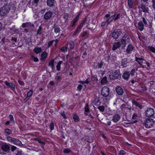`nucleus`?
Masks as SVG:
<instances>
[{
  "mask_svg": "<svg viewBox=\"0 0 155 155\" xmlns=\"http://www.w3.org/2000/svg\"><path fill=\"white\" fill-rule=\"evenodd\" d=\"M107 74L110 78L112 79H116L119 76L118 72L116 71L110 70L108 72Z\"/></svg>",
  "mask_w": 155,
  "mask_h": 155,
  "instance_id": "f257e3e1",
  "label": "nucleus"
},
{
  "mask_svg": "<svg viewBox=\"0 0 155 155\" xmlns=\"http://www.w3.org/2000/svg\"><path fill=\"white\" fill-rule=\"evenodd\" d=\"M101 92L104 97H107L109 94L110 90L108 87L104 86L102 88Z\"/></svg>",
  "mask_w": 155,
  "mask_h": 155,
  "instance_id": "f03ea898",
  "label": "nucleus"
},
{
  "mask_svg": "<svg viewBox=\"0 0 155 155\" xmlns=\"http://www.w3.org/2000/svg\"><path fill=\"white\" fill-rule=\"evenodd\" d=\"M130 40L129 36L127 35H125L122 37L121 40V42L125 47L126 45L130 42Z\"/></svg>",
  "mask_w": 155,
  "mask_h": 155,
  "instance_id": "7ed1b4c3",
  "label": "nucleus"
},
{
  "mask_svg": "<svg viewBox=\"0 0 155 155\" xmlns=\"http://www.w3.org/2000/svg\"><path fill=\"white\" fill-rule=\"evenodd\" d=\"M153 123V119L147 118L146 120V123L145 124V127L147 128H150L152 127Z\"/></svg>",
  "mask_w": 155,
  "mask_h": 155,
  "instance_id": "20e7f679",
  "label": "nucleus"
},
{
  "mask_svg": "<svg viewBox=\"0 0 155 155\" xmlns=\"http://www.w3.org/2000/svg\"><path fill=\"white\" fill-rule=\"evenodd\" d=\"M10 146L11 145L10 144L4 143L2 145L1 149L4 151L8 152L9 150Z\"/></svg>",
  "mask_w": 155,
  "mask_h": 155,
  "instance_id": "39448f33",
  "label": "nucleus"
},
{
  "mask_svg": "<svg viewBox=\"0 0 155 155\" xmlns=\"http://www.w3.org/2000/svg\"><path fill=\"white\" fill-rule=\"evenodd\" d=\"M122 32L120 29L115 30L112 33V37L115 39L118 38L119 36L121 35Z\"/></svg>",
  "mask_w": 155,
  "mask_h": 155,
  "instance_id": "423d86ee",
  "label": "nucleus"
},
{
  "mask_svg": "<svg viewBox=\"0 0 155 155\" xmlns=\"http://www.w3.org/2000/svg\"><path fill=\"white\" fill-rule=\"evenodd\" d=\"M154 114V110L152 108L148 109L146 112V116L148 117H151L153 116Z\"/></svg>",
  "mask_w": 155,
  "mask_h": 155,
  "instance_id": "0eeeda50",
  "label": "nucleus"
},
{
  "mask_svg": "<svg viewBox=\"0 0 155 155\" xmlns=\"http://www.w3.org/2000/svg\"><path fill=\"white\" fill-rule=\"evenodd\" d=\"M7 12V8L5 6H3L0 8V15L4 16L6 15Z\"/></svg>",
  "mask_w": 155,
  "mask_h": 155,
  "instance_id": "6e6552de",
  "label": "nucleus"
},
{
  "mask_svg": "<svg viewBox=\"0 0 155 155\" xmlns=\"http://www.w3.org/2000/svg\"><path fill=\"white\" fill-rule=\"evenodd\" d=\"M53 13L52 12L48 11L44 15V18L45 20L50 19L52 16Z\"/></svg>",
  "mask_w": 155,
  "mask_h": 155,
  "instance_id": "1a4fd4ad",
  "label": "nucleus"
},
{
  "mask_svg": "<svg viewBox=\"0 0 155 155\" xmlns=\"http://www.w3.org/2000/svg\"><path fill=\"white\" fill-rule=\"evenodd\" d=\"M116 91L117 93L119 95H122L124 93V91L122 88L119 86H117L116 87Z\"/></svg>",
  "mask_w": 155,
  "mask_h": 155,
  "instance_id": "9d476101",
  "label": "nucleus"
},
{
  "mask_svg": "<svg viewBox=\"0 0 155 155\" xmlns=\"http://www.w3.org/2000/svg\"><path fill=\"white\" fill-rule=\"evenodd\" d=\"M120 45L121 44L119 42L114 43L113 45L112 50L113 51H115L117 48H119Z\"/></svg>",
  "mask_w": 155,
  "mask_h": 155,
  "instance_id": "9b49d317",
  "label": "nucleus"
},
{
  "mask_svg": "<svg viewBox=\"0 0 155 155\" xmlns=\"http://www.w3.org/2000/svg\"><path fill=\"white\" fill-rule=\"evenodd\" d=\"M134 48V47L131 44H129L127 46V48L126 50V51L127 53H130L132 52V51L133 50Z\"/></svg>",
  "mask_w": 155,
  "mask_h": 155,
  "instance_id": "f8f14e48",
  "label": "nucleus"
},
{
  "mask_svg": "<svg viewBox=\"0 0 155 155\" xmlns=\"http://www.w3.org/2000/svg\"><path fill=\"white\" fill-rule=\"evenodd\" d=\"M130 74L129 72L125 71L123 74V78L126 80H128L130 77Z\"/></svg>",
  "mask_w": 155,
  "mask_h": 155,
  "instance_id": "ddd939ff",
  "label": "nucleus"
},
{
  "mask_svg": "<svg viewBox=\"0 0 155 155\" xmlns=\"http://www.w3.org/2000/svg\"><path fill=\"white\" fill-rule=\"evenodd\" d=\"M33 26V25L31 23L26 22L22 24V26L23 28H29Z\"/></svg>",
  "mask_w": 155,
  "mask_h": 155,
  "instance_id": "4468645a",
  "label": "nucleus"
},
{
  "mask_svg": "<svg viewBox=\"0 0 155 155\" xmlns=\"http://www.w3.org/2000/svg\"><path fill=\"white\" fill-rule=\"evenodd\" d=\"M135 61H137L140 65H141L142 63H144V62H145L143 59L140 58L136 57Z\"/></svg>",
  "mask_w": 155,
  "mask_h": 155,
  "instance_id": "2eb2a0df",
  "label": "nucleus"
},
{
  "mask_svg": "<svg viewBox=\"0 0 155 155\" xmlns=\"http://www.w3.org/2000/svg\"><path fill=\"white\" fill-rule=\"evenodd\" d=\"M48 53L45 51L43 52L41 54V61H44L46 58L47 56L48 55Z\"/></svg>",
  "mask_w": 155,
  "mask_h": 155,
  "instance_id": "dca6fc26",
  "label": "nucleus"
},
{
  "mask_svg": "<svg viewBox=\"0 0 155 155\" xmlns=\"http://www.w3.org/2000/svg\"><path fill=\"white\" fill-rule=\"evenodd\" d=\"M120 116L119 114H116L113 116L112 120H113L114 122L116 123L120 120Z\"/></svg>",
  "mask_w": 155,
  "mask_h": 155,
  "instance_id": "f3484780",
  "label": "nucleus"
},
{
  "mask_svg": "<svg viewBox=\"0 0 155 155\" xmlns=\"http://www.w3.org/2000/svg\"><path fill=\"white\" fill-rule=\"evenodd\" d=\"M103 64L104 62L102 61H101L98 64L95 63L94 65V68H101L103 66Z\"/></svg>",
  "mask_w": 155,
  "mask_h": 155,
  "instance_id": "a211bd4d",
  "label": "nucleus"
},
{
  "mask_svg": "<svg viewBox=\"0 0 155 155\" xmlns=\"http://www.w3.org/2000/svg\"><path fill=\"white\" fill-rule=\"evenodd\" d=\"M5 83L6 86L14 89L15 88V85L13 83H8L7 81H5Z\"/></svg>",
  "mask_w": 155,
  "mask_h": 155,
  "instance_id": "6ab92c4d",
  "label": "nucleus"
},
{
  "mask_svg": "<svg viewBox=\"0 0 155 155\" xmlns=\"http://www.w3.org/2000/svg\"><path fill=\"white\" fill-rule=\"evenodd\" d=\"M137 27L138 29L140 31H142L144 28V25L142 22H140L138 23Z\"/></svg>",
  "mask_w": 155,
  "mask_h": 155,
  "instance_id": "aec40b11",
  "label": "nucleus"
},
{
  "mask_svg": "<svg viewBox=\"0 0 155 155\" xmlns=\"http://www.w3.org/2000/svg\"><path fill=\"white\" fill-rule=\"evenodd\" d=\"M127 65V60L126 59H124L121 61V66L122 67H126Z\"/></svg>",
  "mask_w": 155,
  "mask_h": 155,
  "instance_id": "412c9836",
  "label": "nucleus"
},
{
  "mask_svg": "<svg viewBox=\"0 0 155 155\" xmlns=\"http://www.w3.org/2000/svg\"><path fill=\"white\" fill-rule=\"evenodd\" d=\"M13 143L18 146H21L22 145V143L20 141L15 138H14Z\"/></svg>",
  "mask_w": 155,
  "mask_h": 155,
  "instance_id": "4be33fe9",
  "label": "nucleus"
},
{
  "mask_svg": "<svg viewBox=\"0 0 155 155\" xmlns=\"http://www.w3.org/2000/svg\"><path fill=\"white\" fill-rule=\"evenodd\" d=\"M79 14H78L75 18L73 20V21L71 22V26H73L75 24L76 22L78 21L79 16Z\"/></svg>",
  "mask_w": 155,
  "mask_h": 155,
  "instance_id": "5701e85b",
  "label": "nucleus"
},
{
  "mask_svg": "<svg viewBox=\"0 0 155 155\" xmlns=\"http://www.w3.org/2000/svg\"><path fill=\"white\" fill-rule=\"evenodd\" d=\"M73 119L75 122H78L80 120V118L78 115L74 114L73 115Z\"/></svg>",
  "mask_w": 155,
  "mask_h": 155,
  "instance_id": "b1692460",
  "label": "nucleus"
},
{
  "mask_svg": "<svg viewBox=\"0 0 155 155\" xmlns=\"http://www.w3.org/2000/svg\"><path fill=\"white\" fill-rule=\"evenodd\" d=\"M84 108H85V114L86 115H88V113L89 111L88 104L87 103L86 104Z\"/></svg>",
  "mask_w": 155,
  "mask_h": 155,
  "instance_id": "393cba45",
  "label": "nucleus"
},
{
  "mask_svg": "<svg viewBox=\"0 0 155 155\" xmlns=\"http://www.w3.org/2000/svg\"><path fill=\"white\" fill-rule=\"evenodd\" d=\"M42 51V49L40 47H35L34 49V51L36 54H39Z\"/></svg>",
  "mask_w": 155,
  "mask_h": 155,
  "instance_id": "a878e982",
  "label": "nucleus"
},
{
  "mask_svg": "<svg viewBox=\"0 0 155 155\" xmlns=\"http://www.w3.org/2000/svg\"><path fill=\"white\" fill-rule=\"evenodd\" d=\"M54 0H47V4L49 7L52 6L54 5Z\"/></svg>",
  "mask_w": 155,
  "mask_h": 155,
  "instance_id": "bb28decb",
  "label": "nucleus"
},
{
  "mask_svg": "<svg viewBox=\"0 0 155 155\" xmlns=\"http://www.w3.org/2000/svg\"><path fill=\"white\" fill-rule=\"evenodd\" d=\"M4 133L5 135H9L12 133L11 130L8 128L6 129L5 130Z\"/></svg>",
  "mask_w": 155,
  "mask_h": 155,
  "instance_id": "cd10ccee",
  "label": "nucleus"
},
{
  "mask_svg": "<svg viewBox=\"0 0 155 155\" xmlns=\"http://www.w3.org/2000/svg\"><path fill=\"white\" fill-rule=\"evenodd\" d=\"M115 17V15H113L111 16L110 18H109L107 20V24H109L110 22H111L114 19V18Z\"/></svg>",
  "mask_w": 155,
  "mask_h": 155,
  "instance_id": "c85d7f7f",
  "label": "nucleus"
},
{
  "mask_svg": "<svg viewBox=\"0 0 155 155\" xmlns=\"http://www.w3.org/2000/svg\"><path fill=\"white\" fill-rule=\"evenodd\" d=\"M33 94V90H30L28 93H27V97L26 98V99H29V98L31 97Z\"/></svg>",
  "mask_w": 155,
  "mask_h": 155,
  "instance_id": "c756f323",
  "label": "nucleus"
},
{
  "mask_svg": "<svg viewBox=\"0 0 155 155\" xmlns=\"http://www.w3.org/2000/svg\"><path fill=\"white\" fill-rule=\"evenodd\" d=\"M134 0H128V5L129 8H131L133 7Z\"/></svg>",
  "mask_w": 155,
  "mask_h": 155,
  "instance_id": "7c9ffc66",
  "label": "nucleus"
},
{
  "mask_svg": "<svg viewBox=\"0 0 155 155\" xmlns=\"http://www.w3.org/2000/svg\"><path fill=\"white\" fill-rule=\"evenodd\" d=\"M141 8L144 12H147L149 10L148 8L145 5H142L141 7Z\"/></svg>",
  "mask_w": 155,
  "mask_h": 155,
  "instance_id": "2f4dec72",
  "label": "nucleus"
},
{
  "mask_svg": "<svg viewBox=\"0 0 155 155\" xmlns=\"http://www.w3.org/2000/svg\"><path fill=\"white\" fill-rule=\"evenodd\" d=\"M99 98L96 97L93 100L92 102L95 105H96L99 102Z\"/></svg>",
  "mask_w": 155,
  "mask_h": 155,
  "instance_id": "473e14b6",
  "label": "nucleus"
},
{
  "mask_svg": "<svg viewBox=\"0 0 155 155\" xmlns=\"http://www.w3.org/2000/svg\"><path fill=\"white\" fill-rule=\"evenodd\" d=\"M82 28L79 26L78 27L77 29L75 31L74 33L73 36H74L76 35L77 33H79L81 29Z\"/></svg>",
  "mask_w": 155,
  "mask_h": 155,
  "instance_id": "72a5a7b5",
  "label": "nucleus"
},
{
  "mask_svg": "<svg viewBox=\"0 0 155 155\" xmlns=\"http://www.w3.org/2000/svg\"><path fill=\"white\" fill-rule=\"evenodd\" d=\"M6 139L8 142L13 143L14 138H12L8 136L7 137Z\"/></svg>",
  "mask_w": 155,
  "mask_h": 155,
  "instance_id": "f704fd0d",
  "label": "nucleus"
},
{
  "mask_svg": "<svg viewBox=\"0 0 155 155\" xmlns=\"http://www.w3.org/2000/svg\"><path fill=\"white\" fill-rule=\"evenodd\" d=\"M90 82V81H89L88 79H87L85 81H79L78 82L81 83L82 85H84L85 84H88Z\"/></svg>",
  "mask_w": 155,
  "mask_h": 155,
  "instance_id": "c9c22d12",
  "label": "nucleus"
},
{
  "mask_svg": "<svg viewBox=\"0 0 155 155\" xmlns=\"http://www.w3.org/2000/svg\"><path fill=\"white\" fill-rule=\"evenodd\" d=\"M69 47L70 49H73L74 48V43L72 41H70L69 42Z\"/></svg>",
  "mask_w": 155,
  "mask_h": 155,
  "instance_id": "e433bc0d",
  "label": "nucleus"
},
{
  "mask_svg": "<svg viewBox=\"0 0 155 155\" xmlns=\"http://www.w3.org/2000/svg\"><path fill=\"white\" fill-rule=\"evenodd\" d=\"M54 31L56 33H58L60 31V28L58 26H55L54 27Z\"/></svg>",
  "mask_w": 155,
  "mask_h": 155,
  "instance_id": "4c0bfd02",
  "label": "nucleus"
},
{
  "mask_svg": "<svg viewBox=\"0 0 155 155\" xmlns=\"http://www.w3.org/2000/svg\"><path fill=\"white\" fill-rule=\"evenodd\" d=\"M148 49L153 53H155V47L152 46H149L148 47Z\"/></svg>",
  "mask_w": 155,
  "mask_h": 155,
  "instance_id": "58836bf2",
  "label": "nucleus"
},
{
  "mask_svg": "<svg viewBox=\"0 0 155 155\" xmlns=\"http://www.w3.org/2000/svg\"><path fill=\"white\" fill-rule=\"evenodd\" d=\"M62 63V61H60L58 62L57 65L56 66L57 69L58 70H60L61 65V64Z\"/></svg>",
  "mask_w": 155,
  "mask_h": 155,
  "instance_id": "ea45409f",
  "label": "nucleus"
},
{
  "mask_svg": "<svg viewBox=\"0 0 155 155\" xmlns=\"http://www.w3.org/2000/svg\"><path fill=\"white\" fill-rule=\"evenodd\" d=\"M9 117L10 118V120L12 123V124H14L15 121L13 116L12 115L10 114L9 115Z\"/></svg>",
  "mask_w": 155,
  "mask_h": 155,
  "instance_id": "a19ab883",
  "label": "nucleus"
},
{
  "mask_svg": "<svg viewBox=\"0 0 155 155\" xmlns=\"http://www.w3.org/2000/svg\"><path fill=\"white\" fill-rule=\"evenodd\" d=\"M101 83L102 84H104L106 83L107 82V79L106 77H104L101 81Z\"/></svg>",
  "mask_w": 155,
  "mask_h": 155,
  "instance_id": "79ce46f5",
  "label": "nucleus"
},
{
  "mask_svg": "<svg viewBox=\"0 0 155 155\" xmlns=\"http://www.w3.org/2000/svg\"><path fill=\"white\" fill-rule=\"evenodd\" d=\"M98 109L101 112H103L104 110V107L103 106H99L98 108Z\"/></svg>",
  "mask_w": 155,
  "mask_h": 155,
  "instance_id": "37998d69",
  "label": "nucleus"
},
{
  "mask_svg": "<svg viewBox=\"0 0 155 155\" xmlns=\"http://www.w3.org/2000/svg\"><path fill=\"white\" fill-rule=\"evenodd\" d=\"M82 85L81 84H79L77 87V90L79 92H80L82 89Z\"/></svg>",
  "mask_w": 155,
  "mask_h": 155,
  "instance_id": "c03bdc74",
  "label": "nucleus"
},
{
  "mask_svg": "<svg viewBox=\"0 0 155 155\" xmlns=\"http://www.w3.org/2000/svg\"><path fill=\"white\" fill-rule=\"evenodd\" d=\"M126 105L125 104H123L121 106V108L122 110L124 111L126 108Z\"/></svg>",
  "mask_w": 155,
  "mask_h": 155,
  "instance_id": "a18cd8bd",
  "label": "nucleus"
},
{
  "mask_svg": "<svg viewBox=\"0 0 155 155\" xmlns=\"http://www.w3.org/2000/svg\"><path fill=\"white\" fill-rule=\"evenodd\" d=\"M42 28L41 26L39 27L38 29L37 30V34H40L41 32Z\"/></svg>",
  "mask_w": 155,
  "mask_h": 155,
  "instance_id": "49530a36",
  "label": "nucleus"
},
{
  "mask_svg": "<svg viewBox=\"0 0 155 155\" xmlns=\"http://www.w3.org/2000/svg\"><path fill=\"white\" fill-rule=\"evenodd\" d=\"M85 21H86V19H84V20L82 21L81 23L80 24L79 26L80 27H81V28H82L83 26V25L84 24V23L85 22Z\"/></svg>",
  "mask_w": 155,
  "mask_h": 155,
  "instance_id": "de8ad7c7",
  "label": "nucleus"
},
{
  "mask_svg": "<svg viewBox=\"0 0 155 155\" xmlns=\"http://www.w3.org/2000/svg\"><path fill=\"white\" fill-rule=\"evenodd\" d=\"M135 69H132L130 71V74L131 75H134L135 73Z\"/></svg>",
  "mask_w": 155,
  "mask_h": 155,
  "instance_id": "09e8293b",
  "label": "nucleus"
},
{
  "mask_svg": "<svg viewBox=\"0 0 155 155\" xmlns=\"http://www.w3.org/2000/svg\"><path fill=\"white\" fill-rule=\"evenodd\" d=\"M67 47H63L61 48V50L63 52H65L67 51Z\"/></svg>",
  "mask_w": 155,
  "mask_h": 155,
  "instance_id": "8fccbe9b",
  "label": "nucleus"
},
{
  "mask_svg": "<svg viewBox=\"0 0 155 155\" xmlns=\"http://www.w3.org/2000/svg\"><path fill=\"white\" fill-rule=\"evenodd\" d=\"M50 127L51 130H53L54 129V124L53 122H51L50 124Z\"/></svg>",
  "mask_w": 155,
  "mask_h": 155,
  "instance_id": "3c124183",
  "label": "nucleus"
},
{
  "mask_svg": "<svg viewBox=\"0 0 155 155\" xmlns=\"http://www.w3.org/2000/svg\"><path fill=\"white\" fill-rule=\"evenodd\" d=\"M60 114L64 118H67L64 111H61Z\"/></svg>",
  "mask_w": 155,
  "mask_h": 155,
  "instance_id": "603ef678",
  "label": "nucleus"
},
{
  "mask_svg": "<svg viewBox=\"0 0 155 155\" xmlns=\"http://www.w3.org/2000/svg\"><path fill=\"white\" fill-rule=\"evenodd\" d=\"M134 104L137 106L139 107L140 108H142V106L138 102H137L135 101L134 102Z\"/></svg>",
  "mask_w": 155,
  "mask_h": 155,
  "instance_id": "864d4df0",
  "label": "nucleus"
},
{
  "mask_svg": "<svg viewBox=\"0 0 155 155\" xmlns=\"http://www.w3.org/2000/svg\"><path fill=\"white\" fill-rule=\"evenodd\" d=\"M54 61H50L49 63V65L50 67H51L52 68H53V63H54Z\"/></svg>",
  "mask_w": 155,
  "mask_h": 155,
  "instance_id": "5fc2aeb1",
  "label": "nucleus"
},
{
  "mask_svg": "<svg viewBox=\"0 0 155 155\" xmlns=\"http://www.w3.org/2000/svg\"><path fill=\"white\" fill-rule=\"evenodd\" d=\"M54 41H52L49 42L48 43V46H47V48H49L52 45V44Z\"/></svg>",
  "mask_w": 155,
  "mask_h": 155,
  "instance_id": "6e6d98bb",
  "label": "nucleus"
},
{
  "mask_svg": "<svg viewBox=\"0 0 155 155\" xmlns=\"http://www.w3.org/2000/svg\"><path fill=\"white\" fill-rule=\"evenodd\" d=\"M64 18L66 20H68V14H65L63 16Z\"/></svg>",
  "mask_w": 155,
  "mask_h": 155,
  "instance_id": "4d7b16f0",
  "label": "nucleus"
},
{
  "mask_svg": "<svg viewBox=\"0 0 155 155\" xmlns=\"http://www.w3.org/2000/svg\"><path fill=\"white\" fill-rule=\"evenodd\" d=\"M125 153V151L123 150H120L119 152V155H124Z\"/></svg>",
  "mask_w": 155,
  "mask_h": 155,
  "instance_id": "13d9d810",
  "label": "nucleus"
},
{
  "mask_svg": "<svg viewBox=\"0 0 155 155\" xmlns=\"http://www.w3.org/2000/svg\"><path fill=\"white\" fill-rule=\"evenodd\" d=\"M70 151V150L69 149H65L64 151V153H69Z\"/></svg>",
  "mask_w": 155,
  "mask_h": 155,
  "instance_id": "bf43d9fd",
  "label": "nucleus"
},
{
  "mask_svg": "<svg viewBox=\"0 0 155 155\" xmlns=\"http://www.w3.org/2000/svg\"><path fill=\"white\" fill-rule=\"evenodd\" d=\"M61 79V77L60 76L58 75V74L57 75V76L55 78V80L58 81L60 80Z\"/></svg>",
  "mask_w": 155,
  "mask_h": 155,
  "instance_id": "052dcab7",
  "label": "nucleus"
},
{
  "mask_svg": "<svg viewBox=\"0 0 155 155\" xmlns=\"http://www.w3.org/2000/svg\"><path fill=\"white\" fill-rule=\"evenodd\" d=\"M16 148L17 147L14 146L12 145L11 146V150L12 151H14Z\"/></svg>",
  "mask_w": 155,
  "mask_h": 155,
  "instance_id": "680f3d73",
  "label": "nucleus"
},
{
  "mask_svg": "<svg viewBox=\"0 0 155 155\" xmlns=\"http://www.w3.org/2000/svg\"><path fill=\"white\" fill-rule=\"evenodd\" d=\"M10 124H12V123L10 121V120L7 121L5 124L6 125H8Z\"/></svg>",
  "mask_w": 155,
  "mask_h": 155,
  "instance_id": "e2e57ef3",
  "label": "nucleus"
},
{
  "mask_svg": "<svg viewBox=\"0 0 155 155\" xmlns=\"http://www.w3.org/2000/svg\"><path fill=\"white\" fill-rule=\"evenodd\" d=\"M137 114H134L132 116V119L134 120H135L137 117Z\"/></svg>",
  "mask_w": 155,
  "mask_h": 155,
  "instance_id": "0e129e2a",
  "label": "nucleus"
},
{
  "mask_svg": "<svg viewBox=\"0 0 155 155\" xmlns=\"http://www.w3.org/2000/svg\"><path fill=\"white\" fill-rule=\"evenodd\" d=\"M33 61L35 62H37V61H38V59L37 58L33 57Z\"/></svg>",
  "mask_w": 155,
  "mask_h": 155,
  "instance_id": "69168bd1",
  "label": "nucleus"
},
{
  "mask_svg": "<svg viewBox=\"0 0 155 155\" xmlns=\"http://www.w3.org/2000/svg\"><path fill=\"white\" fill-rule=\"evenodd\" d=\"M152 7L154 8L155 9V1H152Z\"/></svg>",
  "mask_w": 155,
  "mask_h": 155,
  "instance_id": "338daca9",
  "label": "nucleus"
},
{
  "mask_svg": "<svg viewBox=\"0 0 155 155\" xmlns=\"http://www.w3.org/2000/svg\"><path fill=\"white\" fill-rule=\"evenodd\" d=\"M21 155V151H18L16 154V155Z\"/></svg>",
  "mask_w": 155,
  "mask_h": 155,
  "instance_id": "774afa93",
  "label": "nucleus"
}]
</instances>
